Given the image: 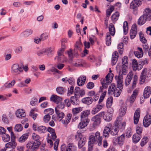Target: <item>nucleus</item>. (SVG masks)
Wrapping results in <instances>:
<instances>
[{"instance_id": "nucleus-37", "label": "nucleus", "mask_w": 151, "mask_h": 151, "mask_svg": "<svg viewBox=\"0 0 151 151\" xmlns=\"http://www.w3.org/2000/svg\"><path fill=\"white\" fill-rule=\"evenodd\" d=\"M77 97H78V96H72L70 98V101L71 103L74 105H77L78 104L79 101V100L77 98Z\"/></svg>"}, {"instance_id": "nucleus-31", "label": "nucleus", "mask_w": 151, "mask_h": 151, "mask_svg": "<svg viewBox=\"0 0 151 151\" xmlns=\"http://www.w3.org/2000/svg\"><path fill=\"white\" fill-rule=\"evenodd\" d=\"M147 20L146 19L143 15L139 18L138 21V24L139 25L144 24Z\"/></svg>"}, {"instance_id": "nucleus-11", "label": "nucleus", "mask_w": 151, "mask_h": 151, "mask_svg": "<svg viewBox=\"0 0 151 151\" xmlns=\"http://www.w3.org/2000/svg\"><path fill=\"white\" fill-rule=\"evenodd\" d=\"M151 123V116L149 115H146L143 120V124L146 127H148Z\"/></svg>"}, {"instance_id": "nucleus-24", "label": "nucleus", "mask_w": 151, "mask_h": 151, "mask_svg": "<svg viewBox=\"0 0 151 151\" xmlns=\"http://www.w3.org/2000/svg\"><path fill=\"white\" fill-rule=\"evenodd\" d=\"M117 5L119 6V7L120 8V7L121 6L120 3H117L114 6H111L110 7L109 9H108L107 10L106 12V15L107 17H108L109 18V17L111 15V12L114 10V7H116Z\"/></svg>"}, {"instance_id": "nucleus-32", "label": "nucleus", "mask_w": 151, "mask_h": 151, "mask_svg": "<svg viewBox=\"0 0 151 151\" xmlns=\"http://www.w3.org/2000/svg\"><path fill=\"white\" fill-rule=\"evenodd\" d=\"M111 80L110 79H104L103 81L101 82L102 86L104 88H106L107 86L108 85H109L111 82Z\"/></svg>"}, {"instance_id": "nucleus-39", "label": "nucleus", "mask_w": 151, "mask_h": 151, "mask_svg": "<svg viewBox=\"0 0 151 151\" xmlns=\"http://www.w3.org/2000/svg\"><path fill=\"white\" fill-rule=\"evenodd\" d=\"M119 14V13L118 12H116L112 15L111 19L113 22H115L118 19Z\"/></svg>"}, {"instance_id": "nucleus-35", "label": "nucleus", "mask_w": 151, "mask_h": 151, "mask_svg": "<svg viewBox=\"0 0 151 151\" xmlns=\"http://www.w3.org/2000/svg\"><path fill=\"white\" fill-rule=\"evenodd\" d=\"M37 131L40 134L44 133L47 132V129L45 127L41 126L38 127Z\"/></svg>"}, {"instance_id": "nucleus-53", "label": "nucleus", "mask_w": 151, "mask_h": 151, "mask_svg": "<svg viewBox=\"0 0 151 151\" xmlns=\"http://www.w3.org/2000/svg\"><path fill=\"white\" fill-rule=\"evenodd\" d=\"M103 100L99 99L98 103L96 105V108L99 111L101 110L104 106V104L102 103Z\"/></svg>"}, {"instance_id": "nucleus-14", "label": "nucleus", "mask_w": 151, "mask_h": 151, "mask_svg": "<svg viewBox=\"0 0 151 151\" xmlns=\"http://www.w3.org/2000/svg\"><path fill=\"white\" fill-rule=\"evenodd\" d=\"M12 72L13 73H16L19 74L20 72H22L23 69L19 66L18 64H14L12 66Z\"/></svg>"}, {"instance_id": "nucleus-44", "label": "nucleus", "mask_w": 151, "mask_h": 151, "mask_svg": "<svg viewBox=\"0 0 151 151\" xmlns=\"http://www.w3.org/2000/svg\"><path fill=\"white\" fill-rule=\"evenodd\" d=\"M56 91L57 93L60 94H63L66 91L64 88L61 87H58L56 89Z\"/></svg>"}, {"instance_id": "nucleus-36", "label": "nucleus", "mask_w": 151, "mask_h": 151, "mask_svg": "<svg viewBox=\"0 0 151 151\" xmlns=\"http://www.w3.org/2000/svg\"><path fill=\"white\" fill-rule=\"evenodd\" d=\"M106 43L107 45L109 46L111 43V37L109 32L106 33Z\"/></svg>"}, {"instance_id": "nucleus-8", "label": "nucleus", "mask_w": 151, "mask_h": 151, "mask_svg": "<svg viewBox=\"0 0 151 151\" xmlns=\"http://www.w3.org/2000/svg\"><path fill=\"white\" fill-rule=\"evenodd\" d=\"M141 4L142 2L140 0H133L130 4V8L131 9L136 10L138 7Z\"/></svg>"}, {"instance_id": "nucleus-25", "label": "nucleus", "mask_w": 151, "mask_h": 151, "mask_svg": "<svg viewBox=\"0 0 151 151\" xmlns=\"http://www.w3.org/2000/svg\"><path fill=\"white\" fill-rule=\"evenodd\" d=\"M17 146V143L14 139L11 140V142L6 144L5 146L6 148H15Z\"/></svg>"}, {"instance_id": "nucleus-55", "label": "nucleus", "mask_w": 151, "mask_h": 151, "mask_svg": "<svg viewBox=\"0 0 151 151\" xmlns=\"http://www.w3.org/2000/svg\"><path fill=\"white\" fill-rule=\"evenodd\" d=\"M132 67L134 70H136L137 69L138 64L136 60L133 59L132 60Z\"/></svg>"}, {"instance_id": "nucleus-12", "label": "nucleus", "mask_w": 151, "mask_h": 151, "mask_svg": "<svg viewBox=\"0 0 151 151\" xmlns=\"http://www.w3.org/2000/svg\"><path fill=\"white\" fill-rule=\"evenodd\" d=\"M137 25L135 24H133L130 32V35L131 39H133L136 36L137 33Z\"/></svg>"}, {"instance_id": "nucleus-51", "label": "nucleus", "mask_w": 151, "mask_h": 151, "mask_svg": "<svg viewBox=\"0 0 151 151\" xmlns=\"http://www.w3.org/2000/svg\"><path fill=\"white\" fill-rule=\"evenodd\" d=\"M2 139L4 142H7L10 140V137L9 135L4 133L2 136Z\"/></svg>"}, {"instance_id": "nucleus-52", "label": "nucleus", "mask_w": 151, "mask_h": 151, "mask_svg": "<svg viewBox=\"0 0 151 151\" xmlns=\"http://www.w3.org/2000/svg\"><path fill=\"white\" fill-rule=\"evenodd\" d=\"M113 103V98L110 97L107 99L106 101V106L108 107H110L112 105Z\"/></svg>"}, {"instance_id": "nucleus-50", "label": "nucleus", "mask_w": 151, "mask_h": 151, "mask_svg": "<svg viewBox=\"0 0 151 151\" xmlns=\"http://www.w3.org/2000/svg\"><path fill=\"white\" fill-rule=\"evenodd\" d=\"M136 130L137 132L136 134L141 135L142 131V126L138 124L136 127Z\"/></svg>"}, {"instance_id": "nucleus-15", "label": "nucleus", "mask_w": 151, "mask_h": 151, "mask_svg": "<svg viewBox=\"0 0 151 151\" xmlns=\"http://www.w3.org/2000/svg\"><path fill=\"white\" fill-rule=\"evenodd\" d=\"M100 113H103V115L101 117L103 116V119L106 122H109L112 119V113L109 112H105L104 111H102Z\"/></svg>"}, {"instance_id": "nucleus-20", "label": "nucleus", "mask_w": 151, "mask_h": 151, "mask_svg": "<svg viewBox=\"0 0 151 151\" xmlns=\"http://www.w3.org/2000/svg\"><path fill=\"white\" fill-rule=\"evenodd\" d=\"M86 80V77L85 76H81L79 77L77 80V83L79 86H82L84 84Z\"/></svg>"}, {"instance_id": "nucleus-61", "label": "nucleus", "mask_w": 151, "mask_h": 151, "mask_svg": "<svg viewBox=\"0 0 151 151\" xmlns=\"http://www.w3.org/2000/svg\"><path fill=\"white\" fill-rule=\"evenodd\" d=\"M68 57L70 59H72L73 58V50L72 49H70L67 51Z\"/></svg>"}, {"instance_id": "nucleus-13", "label": "nucleus", "mask_w": 151, "mask_h": 151, "mask_svg": "<svg viewBox=\"0 0 151 151\" xmlns=\"http://www.w3.org/2000/svg\"><path fill=\"white\" fill-rule=\"evenodd\" d=\"M143 14L147 20V21L151 20V10L148 8L145 9Z\"/></svg>"}, {"instance_id": "nucleus-29", "label": "nucleus", "mask_w": 151, "mask_h": 151, "mask_svg": "<svg viewBox=\"0 0 151 151\" xmlns=\"http://www.w3.org/2000/svg\"><path fill=\"white\" fill-rule=\"evenodd\" d=\"M33 33V31L31 29H27L22 32L21 35L22 36L27 37L31 35Z\"/></svg>"}, {"instance_id": "nucleus-23", "label": "nucleus", "mask_w": 151, "mask_h": 151, "mask_svg": "<svg viewBox=\"0 0 151 151\" xmlns=\"http://www.w3.org/2000/svg\"><path fill=\"white\" fill-rule=\"evenodd\" d=\"M133 76V74L132 72H129L128 74L127 75V77L126 78L125 83L126 86H127L129 85Z\"/></svg>"}, {"instance_id": "nucleus-41", "label": "nucleus", "mask_w": 151, "mask_h": 151, "mask_svg": "<svg viewBox=\"0 0 151 151\" xmlns=\"http://www.w3.org/2000/svg\"><path fill=\"white\" fill-rule=\"evenodd\" d=\"M76 147L73 143H69L67 147V151H76Z\"/></svg>"}, {"instance_id": "nucleus-59", "label": "nucleus", "mask_w": 151, "mask_h": 151, "mask_svg": "<svg viewBox=\"0 0 151 151\" xmlns=\"http://www.w3.org/2000/svg\"><path fill=\"white\" fill-rule=\"evenodd\" d=\"M138 77L136 75H134L133 79V81L132 84V87L133 88H134L136 85L137 82Z\"/></svg>"}, {"instance_id": "nucleus-38", "label": "nucleus", "mask_w": 151, "mask_h": 151, "mask_svg": "<svg viewBox=\"0 0 151 151\" xmlns=\"http://www.w3.org/2000/svg\"><path fill=\"white\" fill-rule=\"evenodd\" d=\"M29 134L28 133H26L23 134L18 139L19 142H23L26 140L28 137Z\"/></svg>"}, {"instance_id": "nucleus-21", "label": "nucleus", "mask_w": 151, "mask_h": 151, "mask_svg": "<svg viewBox=\"0 0 151 151\" xmlns=\"http://www.w3.org/2000/svg\"><path fill=\"white\" fill-rule=\"evenodd\" d=\"M118 58V52L115 51L112 54L111 59L112 65H114L116 63Z\"/></svg>"}, {"instance_id": "nucleus-16", "label": "nucleus", "mask_w": 151, "mask_h": 151, "mask_svg": "<svg viewBox=\"0 0 151 151\" xmlns=\"http://www.w3.org/2000/svg\"><path fill=\"white\" fill-rule=\"evenodd\" d=\"M81 43L79 42L78 43H77L75 45V48H74V52L73 53L74 56L76 57H77L78 56V50H79L80 51H81Z\"/></svg>"}, {"instance_id": "nucleus-10", "label": "nucleus", "mask_w": 151, "mask_h": 151, "mask_svg": "<svg viewBox=\"0 0 151 151\" xmlns=\"http://www.w3.org/2000/svg\"><path fill=\"white\" fill-rule=\"evenodd\" d=\"M90 110H87L83 111L81 113V121H85L87 122H89V120L88 118V116L90 114Z\"/></svg>"}, {"instance_id": "nucleus-5", "label": "nucleus", "mask_w": 151, "mask_h": 151, "mask_svg": "<svg viewBox=\"0 0 151 151\" xmlns=\"http://www.w3.org/2000/svg\"><path fill=\"white\" fill-rule=\"evenodd\" d=\"M78 137L79 139L78 142V147L79 148H81L85 144L86 141V138L80 133H78L77 135L75 136L76 139Z\"/></svg>"}, {"instance_id": "nucleus-28", "label": "nucleus", "mask_w": 151, "mask_h": 151, "mask_svg": "<svg viewBox=\"0 0 151 151\" xmlns=\"http://www.w3.org/2000/svg\"><path fill=\"white\" fill-rule=\"evenodd\" d=\"M82 101L83 103L87 105H89L92 103L93 99L91 97H87L82 99Z\"/></svg>"}, {"instance_id": "nucleus-64", "label": "nucleus", "mask_w": 151, "mask_h": 151, "mask_svg": "<svg viewBox=\"0 0 151 151\" xmlns=\"http://www.w3.org/2000/svg\"><path fill=\"white\" fill-rule=\"evenodd\" d=\"M122 64L128 65V58L126 56H124L122 59Z\"/></svg>"}, {"instance_id": "nucleus-30", "label": "nucleus", "mask_w": 151, "mask_h": 151, "mask_svg": "<svg viewBox=\"0 0 151 151\" xmlns=\"http://www.w3.org/2000/svg\"><path fill=\"white\" fill-rule=\"evenodd\" d=\"M71 117L72 114H71L69 113L65 117V119L62 120V122L65 124H67L70 122Z\"/></svg>"}, {"instance_id": "nucleus-22", "label": "nucleus", "mask_w": 151, "mask_h": 151, "mask_svg": "<svg viewBox=\"0 0 151 151\" xmlns=\"http://www.w3.org/2000/svg\"><path fill=\"white\" fill-rule=\"evenodd\" d=\"M151 89L150 86L146 87L144 91L143 96L145 98H148L151 94Z\"/></svg>"}, {"instance_id": "nucleus-3", "label": "nucleus", "mask_w": 151, "mask_h": 151, "mask_svg": "<svg viewBox=\"0 0 151 151\" xmlns=\"http://www.w3.org/2000/svg\"><path fill=\"white\" fill-rule=\"evenodd\" d=\"M103 113H99L96 115L93 116L91 119V121L93 122L92 126L89 127L90 130H93L98 126H99L101 122L100 117L103 115Z\"/></svg>"}, {"instance_id": "nucleus-19", "label": "nucleus", "mask_w": 151, "mask_h": 151, "mask_svg": "<svg viewBox=\"0 0 151 151\" xmlns=\"http://www.w3.org/2000/svg\"><path fill=\"white\" fill-rule=\"evenodd\" d=\"M16 116L19 118H22L25 116V114L24 110L22 109H18L15 111Z\"/></svg>"}, {"instance_id": "nucleus-33", "label": "nucleus", "mask_w": 151, "mask_h": 151, "mask_svg": "<svg viewBox=\"0 0 151 151\" xmlns=\"http://www.w3.org/2000/svg\"><path fill=\"white\" fill-rule=\"evenodd\" d=\"M109 29L110 35L114 36L115 34V30L114 26L111 23L109 25Z\"/></svg>"}, {"instance_id": "nucleus-62", "label": "nucleus", "mask_w": 151, "mask_h": 151, "mask_svg": "<svg viewBox=\"0 0 151 151\" xmlns=\"http://www.w3.org/2000/svg\"><path fill=\"white\" fill-rule=\"evenodd\" d=\"M15 83V81L13 80L11 83H6L4 85L7 88H9L13 86Z\"/></svg>"}, {"instance_id": "nucleus-60", "label": "nucleus", "mask_w": 151, "mask_h": 151, "mask_svg": "<svg viewBox=\"0 0 151 151\" xmlns=\"http://www.w3.org/2000/svg\"><path fill=\"white\" fill-rule=\"evenodd\" d=\"M58 104L57 105V106L55 107V110L56 108H57L58 110H60V109H62L64 108V104L61 102V101L60 102V103H58Z\"/></svg>"}, {"instance_id": "nucleus-6", "label": "nucleus", "mask_w": 151, "mask_h": 151, "mask_svg": "<svg viewBox=\"0 0 151 151\" xmlns=\"http://www.w3.org/2000/svg\"><path fill=\"white\" fill-rule=\"evenodd\" d=\"M125 140V135L122 134L118 137L117 138H115L113 139V142L114 145L118 144L120 146H122Z\"/></svg>"}, {"instance_id": "nucleus-48", "label": "nucleus", "mask_w": 151, "mask_h": 151, "mask_svg": "<svg viewBox=\"0 0 151 151\" xmlns=\"http://www.w3.org/2000/svg\"><path fill=\"white\" fill-rule=\"evenodd\" d=\"M49 36V34L47 32L42 33L40 36V38L42 41H44L47 39Z\"/></svg>"}, {"instance_id": "nucleus-2", "label": "nucleus", "mask_w": 151, "mask_h": 151, "mask_svg": "<svg viewBox=\"0 0 151 151\" xmlns=\"http://www.w3.org/2000/svg\"><path fill=\"white\" fill-rule=\"evenodd\" d=\"M100 133L99 132H97L95 133V136L91 135L89 138V140L90 142L91 143L96 144L98 143L99 146L102 145V137L100 136Z\"/></svg>"}, {"instance_id": "nucleus-45", "label": "nucleus", "mask_w": 151, "mask_h": 151, "mask_svg": "<svg viewBox=\"0 0 151 151\" xmlns=\"http://www.w3.org/2000/svg\"><path fill=\"white\" fill-rule=\"evenodd\" d=\"M110 128L109 127H106L103 131V135L105 137H108L110 133Z\"/></svg>"}, {"instance_id": "nucleus-42", "label": "nucleus", "mask_w": 151, "mask_h": 151, "mask_svg": "<svg viewBox=\"0 0 151 151\" xmlns=\"http://www.w3.org/2000/svg\"><path fill=\"white\" fill-rule=\"evenodd\" d=\"M45 49V52L47 53V56L49 57H51L53 54V49L50 47H49Z\"/></svg>"}, {"instance_id": "nucleus-46", "label": "nucleus", "mask_w": 151, "mask_h": 151, "mask_svg": "<svg viewBox=\"0 0 151 151\" xmlns=\"http://www.w3.org/2000/svg\"><path fill=\"white\" fill-rule=\"evenodd\" d=\"M81 121L78 126V127L79 129H82L84 128L87 126L89 122H87L85 121Z\"/></svg>"}, {"instance_id": "nucleus-40", "label": "nucleus", "mask_w": 151, "mask_h": 151, "mask_svg": "<svg viewBox=\"0 0 151 151\" xmlns=\"http://www.w3.org/2000/svg\"><path fill=\"white\" fill-rule=\"evenodd\" d=\"M138 93V91L137 90H134L133 92V93L131 96L130 99V101L131 103H133L135 101V99H136L137 95Z\"/></svg>"}, {"instance_id": "nucleus-4", "label": "nucleus", "mask_w": 151, "mask_h": 151, "mask_svg": "<svg viewBox=\"0 0 151 151\" xmlns=\"http://www.w3.org/2000/svg\"><path fill=\"white\" fill-rule=\"evenodd\" d=\"M122 91V90L117 89L114 84L112 83L108 88V93L109 94H113L114 96L118 97L119 96Z\"/></svg>"}, {"instance_id": "nucleus-58", "label": "nucleus", "mask_w": 151, "mask_h": 151, "mask_svg": "<svg viewBox=\"0 0 151 151\" xmlns=\"http://www.w3.org/2000/svg\"><path fill=\"white\" fill-rule=\"evenodd\" d=\"M44 112H47V114H48V115L50 116V115H51L54 113V110L52 109L49 108L45 109L44 110Z\"/></svg>"}, {"instance_id": "nucleus-27", "label": "nucleus", "mask_w": 151, "mask_h": 151, "mask_svg": "<svg viewBox=\"0 0 151 151\" xmlns=\"http://www.w3.org/2000/svg\"><path fill=\"white\" fill-rule=\"evenodd\" d=\"M47 131L51 134V137L53 140H55L57 137L55 130L53 128L49 127L47 129Z\"/></svg>"}, {"instance_id": "nucleus-17", "label": "nucleus", "mask_w": 151, "mask_h": 151, "mask_svg": "<svg viewBox=\"0 0 151 151\" xmlns=\"http://www.w3.org/2000/svg\"><path fill=\"white\" fill-rule=\"evenodd\" d=\"M119 124L116 122L115 125L113 126L111 129H110V133L112 135H116L117 134L119 131L118 125Z\"/></svg>"}, {"instance_id": "nucleus-26", "label": "nucleus", "mask_w": 151, "mask_h": 151, "mask_svg": "<svg viewBox=\"0 0 151 151\" xmlns=\"http://www.w3.org/2000/svg\"><path fill=\"white\" fill-rule=\"evenodd\" d=\"M50 100L53 101L55 103L58 104L61 101L62 99L60 97L56 95H52L50 98Z\"/></svg>"}, {"instance_id": "nucleus-7", "label": "nucleus", "mask_w": 151, "mask_h": 151, "mask_svg": "<svg viewBox=\"0 0 151 151\" xmlns=\"http://www.w3.org/2000/svg\"><path fill=\"white\" fill-rule=\"evenodd\" d=\"M115 78L117 83V88H119L118 89L122 90L123 88L122 84L123 78L122 74H120V72L118 76H115Z\"/></svg>"}, {"instance_id": "nucleus-63", "label": "nucleus", "mask_w": 151, "mask_h": 151, "mask_svg": "<svg viewBox=\"0 0 151 151\" xmlns=\"http://www.w3.org/2000/svg\"><path fill=\"white\" fill-rule=\"evenodd\" d=\"M139 35L140 38V40L143 43H145L147 42V40L143 36V35L141 32L139 33Z\"/></svg>"}, {"instance_id": "nucleus-9", "label": "nucleus", "mask_w": 151, "mask_h": 151, "mask_svg": "<svg viewBox=\"0 0 151 151\" xmlns=\"http://www.w3.org/2000/svg\"><path fill=\"white\" fill-rule=\"evenodd\" d=\"M126 108L125 107H121L119 113V116L118 117L116 120V123H119L122 119V117L124 116L126 113Z\"/></svg>"}, {"instance_id": "nucleus-34", "label": "nucleus", "mask_w": 151, "mask_h": 151, "mask_svg": "<svg viewBox=\"0 0 151 151\" xmlns=\"http://www.w3.org/2000/svg\"><path fill=\"white\" fill-rule=\"evenodd\" d=\"M141 136V135L138 134H134L132 137V140L134 143H136L140 140Z\"/></svg>"}, {"instance_id": "nucleus-18", "label": "nucleus", "mask_w": 151, "mask_h": 151, "mask_svg": "<svg viewBox=\"0 0 151 151\" xmlns=\"http://www.w3.org/2000/svg\"><path fill=\"white\" fill-rule=\"evenodd\" d=\"M140 111L139 109H137L135 111L134 116V122L135 124H137L140 117Z\"/></svg>"}, {"instance_id": "nucleus-57", "label": "nucleus", "mask_w": 151, "mask_h": 151, "mask_svg": "<svg viewBox=\"0 0 151 151\" xmlns=\"http://www.w3.org/2000/svg\"><path fill=\"white\" fill-rule=\"evenodd\" d=\"M128 23L126 21L124 22L123 23L124 32L125 35L127 33L128 29Z\"/></svg>"}, {"instance_id": "nucleus-47", "label": "nucleus", "mask_w": 151, "mask_h": 151, "mask_svg": "<svg viewBox=\"0 0 151 151\" xmlns=\"http://www.w3.org/2000/svg\"><path fill=\"white\" fill-rule=\"evenodd\" d=\"M23 129V127L20 124H17L14 128V131L16 132H20Z\"/></svg>"}, {"instance_id": "nucleus-54", "label": "nucleus", "mask_w": 151, "mask_h": 151, "mask_svg": "<svg viewBox=\"0 0 151 151\" xmlns=\"http://www.w3.org/2000/svg\"><path fill=\"white\" fill-rule=\"evenodd\" d=\"M118 49L119 53L122 54L123 51V44L122 43H119L118 46Z\"/></svg>"}, {"instance_id": "nucleus-56", "label": "nucleus", "mask_w": 151, "mask_h": 151, "mask_svg": "<svg viewBox=\"0 0 151 151\" xmlns=\"http://www.w3.org/2000/svg\"><path fill=\"white\" fill-rule=\"evenodd\" d=\"M82 111V109L81 107L75 108L73 109H72V112L73 115H76V114L79 113Z\"/></svg>"}, {"instance_id": "nucleus-1", "label": "nucleus", "mask_w": 151, "mask_h": 151, "mask_svg": "<svg viewBox=\"0 0 151 151\" xmlns=\"http://www.w3.org/2000/svg\"><path fill=\"white\" fill-rule=\"evenodd\" d=\"M32 138L35 140L34 142H30L27 143L26 147L28 149H30L31 151H35L41 144L40 137L35 133L32 135Z\"/></svg>"}, {"instance_id": "nucleus-49", "label": "nucleus", "mask_w": 151, "mask_h": 151, "mask_svg": "<svg viewBox=\"0 0 151 151\" xmlns=\"http://www.w3.org/2000/svg\"><path fill=\"white\" fill-rule=\"evenodd\" d=\"M36 110V109H32L30 111L29 114V116L32 117L34 120H35L36 119L37 116V114L34 112Z\"/></svg>"}, {"instance_id": "nucleus-43", "label": "nucleus", "mask_w": 151, "mask_h": 151, "mask_svg": "<svg viewBox=\"0 0 151 151\" xmlns=\"http://www.w3.org/2000/svg\"><path fill=\"white\" fill-rule=\"evenodd\" d=\"M55 113L57 115V117L58 118L60 119V121L61 120L62 118L64 116V114L62 112H61L60 110H58L57 108L55 109Z\"/></svg>"}]
</instances>
